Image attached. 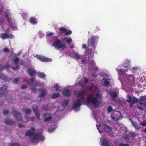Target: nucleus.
I'll return each mask as SVG.
<instances>
[{"instance_id": "f257e3e1", "label": "nucleus", "mask_w": 146, "mask_h": 146, "mask_svg": "<svg viewBox=\"0 0 146 146\" xmlns=\"http://www.w3.org/2000/svg\"><path fill=\"white\" fill-rule=\"evenodd\" d=\"M89 91L88 95L86 90H76L74 92V95L79 97L80 99H78L74 101L73 108L75 111L79 110V107L82 104H86L90 108H96L100 106V100L102 99V95L98 88L92 85L89 89Z\"/></svg>"}, {"instance_id": "f03ea898", "label": "nucleus", "mask_w": 146, "mask_h": 146, "mask_svg": "<svg viewBox=\"0 0 146 146\" xmlns=\"http://www.w3.org/2000/svg\"><path fill=\"white\" fill-rule=\"evenodd\" d=\"M118 72L123 76L122 79H119L122 88L128 92H132L136 86L139 88L143 87L144 88L146 87V81H143L140 77L136 78L133 74L126 73V70L124 69H117Z\"/></svg>"}, {"instance_id": "7ed1b4c3", "label": "nucleus", "mask_w": 146, "mask_h": 146, "mask_svg": "<svg viewBox=\"0 0 146 146\" xmlns=\"http://www.w3.org/2000/svg\"><path fill=\"white\" fill-rule=\"evenodd\" d=\"M98 39V37L96 36H92L88 39V44L92 48L88 54L84 52V54L82 56L76 52H74L72 56L76 59H82V63L85 64H88L89 68L94 71L99 70V68L96 66L94 62L92 60Z\"/></svg>"}, {"instance_id": "20e7f679", "label": "nucleus", "mask_w": 146, "mask_h": 146, "mask_svg": "<svg viewBox=\"0 0 146 146\" xmlns=\"http://www.w3.org/2000/svg\"><path fill=\"white\" fill-rule=\"evenodd\" d=\"M36 130L34 128H32L31 131H27L26 133L27 136L30 137L31 141L34 143H36L39 141H42L45 138L41 133H36Z\"/></svg>"}, {"instance_id": "39448f33", "label": "nucleus", "mask_w": 146, "mask_h": 146, "mask_svg": "<svg viewBox=\"0 0 146 146\" xmlns=\"http://www.w3.org/2000/svg\"><path fill=\"white\" fill-rule=\"evenodd\" d=\"M98 123L99 124H96V126L100 133H106L111 137L113 136L114 133L110 127L104 124L102 121L98 122Z\"/></svg>"}, {"instance_id": "423d86ee", "label": "nucleus", "mask_w": 146, "mask_h": 146, "mask_svg": "<svg viewBox=\"0 0 146 146\" xmlns=\"http://www.w3.org/2000/svg\"><path fill=\"white\" fill-rule=\"evenodd\" d=\"M5 18L7 20L9 24L13 29L15 30L17 29V25L15 22V20L12 17L11 15L10 11L6 9L4 13Z\"/></svg>"}, {"instance_id": "0eeeda50", "label": "nucleus", "mask_w": 146, "mask_h": 146, "mask_svg": "<svg viewBox=\"0 0 146 146\" xmlns=\"http://www.w3.org/2000/svg\"><path fill=\"white\" fill-rule=\"evenodd\" d=\"M119 92V91L117 90L116 91H108V93H109L113 99V102L111 103L113 104H114L115 107H119L123 106L124 104L123 101L121 100H117L115 101V98L117 96V94Z\"/></svg>"}, {"instance_id": "6e6552de", "label": "nucleus", "mask_w": 146, "mask_h": 146, "mask_svg": "<svg viewBox=\"0 0 146 146\" xmlns=\"http://www.w3.org/2000/svg\"><path fill=\"white\" fill-rule=\"evenodd\" d=\"M100 75L103 77V79L101 81V84L105 86H108L109 84L110 80L111 78L110 74L106 71L101 73Z\"/></svg>"}, {"instance_id": "1a4fd4ad", "label": "nucleus", "mask_w": 146, "mask_h": 146, "mask_svg": "<svg viewBox=\"0 0 146 146\" xmlns=\"http://www.w3.org/2000/svg\"><path fill=\"white\" fill-rule=\"evenodd\" d=\"M54 41V42L52 46L56 49L60 51L63 50L66 47V44L62 40L61 41L59 39H55Z\"/></svg>"}, {"instance_id": "9d476101", "label": "nucleus", "mask_w": 146, "mask_h": 146, "mask_svg": "<svg viewBox=\"0 0 146 146\" xmlns=\"http://www.w3.org/2000/svg\"><path fill=\"white\" fill-rule=\"evenodd\" d=\"M34 80L35 78L32 77L30 80L29 82L25 80H24V82L25 81L28 84L30 85L31 89L32 92L34 93H36L37 92L38 90L34 86Z\"/></svg>"}, {"instance_id": "9b49d317", "label": "nucleus", "mask_w": 146, "mask_h": 146, "mask_svg": "<svg viewBox=\"0 0 146 146\" xmlns=\"http://www.w3.org/2000/svg\"><path fill=\"white\" fill-rule=\"evenodd\" d=\"M3 5L1 3H0V25L1 26V31L3 30V25L4 22V19L3 15L1 14V12L2 11Z\"/></svg>"}, {"instance_id": "f8f14e48", "label": "nucleus", "mask_w": 146, "mask_h": 146, "mask_svg": "<svg viewBox=\"0 0 146 146\" xmlns=\"http://www.w3.org/2000/svg\"><path fill=\"white\" fill-rule=\"evenodd\" d=\"M88 82V80L87 78L83 77L81 79H78L76 82V84L77 86H84V85Z\"/></svg>"}, {"instance_id": "ddd939ff", "label": "nucleus", "mask_w": 146, "mask_h": 146, "mask_svg": "<svg viewBox=\"0 0 146 146\" xmlns=\"http://www.w3.org/2000/svg\"><path fill=\"white\" fill-rule=\"evenodd\" d=\"M121 116V113L118 111H114L111 115L112 119L114 121L118 120Z\"/></svg>"}, {"instance_id": "4468645a", "label": "nucleus", "mask_w": 146, "mask_h": 146, "mask_svg": "<svg viewBox=\"0 0 146 146\" xmlns=\"http://www.w3.org/2000/svg\"><path fill=\"white\" fill-rule=\"evenodd\" d=\"M127 101L129 103H130V106H132V104L134 102H137L138 100L134 97L127 95Z\"/></svg>"}, {"instance_id": "2eb2a0df", "label": "nucleus", "mask_w": 146, "mask_h": 146, "mask_svg": "<svg viewBox=\"0 0 146 146\" xmlns=\"http://www.w3.org/2000/svg\"><path fill=\"white\" fill-rule=\"evenodd\" d=\"M36 57L39 60L43 62H51L52 61V59L48 58L44 56H42L40 55H37L36 56Z\"/></svg>"}, {"instance_id": "dca6fc26", "label": "nucleus", "mask_w": 146, "mask_h": 146, "mask_svg": "<svg viewBox=\"0 0 146 146\" xmlns=\"http://www.w3.org/2000/svg\"><path fill=\"white\" fill-rule=\"evenodd\" d=\"M70 86L64 88L63 91V94L66 96H69L71 95V91L69 90Z\"/></svg>"}, {"instance_id": "f3484780", "label": "nucleus", "mask_w": 146, "mask_h": 146, "mask_svg": "<svg viewBox=\"0 0 146 146\" xmlns=\"http://www.w3.org/2000/svg\"><path fill=\"white\" fill-rule=\"evenodd\" d=\"M140 103L142 106L145 107L146 106V96L141 97L139 100Z\"/></svg>"}, {"instance_id": "a211bd4d", "label": "nucleus", "mask_w": 146, "mask_h": 146, "mask_svg": "<svg viewBox=\"0 0 146 146\" xmlns=\"http://www.w3.org/2000/svg\"><path fill=\"white\" fill-rule=\"evenodd\" d=\"M52 116L49 113L44 114L43 115V118L45 121H49L52 118Z\"/></svg>"}, {"instance_id": "6ab92c4d", "label": "nucleus", "mask_w": 146, "mask_h": 146, "mask_svg": "<svg viewBox=\"0 0 146 146\" xmlns=\"http://www.w3.org/2000/svg\"><path fill=\"white\" fill-rule=\"evenodd\" d=\"M53 34V33H52L50 32L49 33H48L47 35V38L48 40L52 42L55 40V39H56V38H54L53 36H50L52 35Z\"/></svg>"}, {"instance_id": "aec40b11", "label": "nucleus", "mask_w": 146, "mask_h": 146, "mask_svg": "<svg viewBox=\"0 0 146 146\" xmlns=\"http://www.w3.org/2000/svg\"><path fill=\"white\" fill-rule=\"evenodd\" d=\"M15 54H13L10 57V58L11 57L13 56L15 57ZM13 59L14 60L15 64H16V65L17 66H16V68H15V67H13L12 68L13 70H16V69H18V66L17 65V62L18 61H19V59L17 58H15H15H13Z\"/></svg>"}, {"instance_id": "412c9836", "label": "nucleus", "mask_w": 146, "mask_h": 146, "mask_svg": "<svg viewBox=\"0 0 146 146\" xmlns=\"http://www.w3.org/2000/svg\"><path fill=\"white\" fill-rule=\"evenodd\" d=\"M33 110L35 112L37 117L38 119H40V117L38 113L37 112V107L36 105H33L32 107Z\"/></svg>"}, {"instance_id": "4be33fe9", "label": "nucleus", "mask_w": 146, "mask_h": 146, "mask_svg": "<svg viewBox=\"0 0 146 146\" xmlns=\"http://www.w3.org/2000/svg\"><path fill=\"white\" fill-rule=\"evenodd\" d=\"M28 72L30 75L33 76L36 73V71L34 68H31L29 69Z\"/></svg>"}, {"instance_id": "5701e85b", "label": "nucleus", "mask_w": 146, "mask_h": 146, "mask_svg": "<svg viewBox=\"0 0 146 146\" xmlns=\"http://www.w3.org/2000/svg\"><path fill=\"white\" fill-rule=\"evenodd\" d=\"M124 66L125 67H128L131 64V61L129 59H126L124 62Z\"/></svg>"}, {"instance_id": "b1692460", "label": "nucleus", "mask_w": 146, "mask_h": 146, "mask_svg": "<svg viewBox=\"0 0 146 146\" xmlns=\"http://www.w3.org/2000/svg\"><path fill=\"white\" fill-rule=\"evenodd\" d=\"M140 68L139 66H134L131 68V72L134 73L137 71L140 70Z\"/></svg>"}, {"instance_id": "393cba45", "label": "nucleus", "mask_w": 146, "mask_h": 146, "mask_svg": "<svg viewBox=\"0 0 146 146\" xmlns=\"http://www.w3.org/2000/svg\"><path fill=\"white\" fill-rule=\"evenodd\" d=\"M45 85L44 83L43 82H40L39 81H36L35 85L36 87H42L44 86Z\"/></svg>"}, {"instance_id": "a878e982", "label": "nucleus", "mask_w": 146, "mask_h": 146, "mask_svg": "<svg viewBox=\"0 0 146 146\" xmlns=\"http://www.w3.org/2000/svg\"><path fill=\"white\" fill-rule=\"evenodd\" d=\"M62 40V41L66 42L68 44L70 43V42H72V39L71 38H68V37H66L63 38Z\"/></svg>"}, {"instance_id": "bb28decb", "label": "nucleus", "mask_w": 146, "mask_h": 146, "mask_svg": "<svg viewBox=\"0 0 146 146\" xmlns=\"http://www.w3.org/2000/svg\"><path fill=\"white\" fill-rule=\"evenodd\" d=\"M12 113L14 116H15L17 118L18 120H19L21 119V115L18 112L15 110H14L13 111Z\"/></svg>"}, {"instance_id": "cd10ccee", "label": "nucleus", "mask_w": 146, "mask_h": 146, "mask_svg": "<svg viewBox=\"0 0 146 146\" xmlns=\"http://www.w3.org/2000/svg\"><path fill=\"white\" fill-rule=\"evenodd\" d=\"M29 21L32 24L35 25L37 24L38 23L37 20L33 17H31L30 18Z\"/></svg>"}, {"instance_id": "c85d7f7f", "label": "nucleus", "mask_w": 146, "mask_h": 146, "mask_svg": "<svg viewBox=\"0 0 146 146\" xmlns=\"http://www.w3.org/2000/svg\"><path fill=\"white\" fill-rule=\"evenodd\" d=\"M40 93L39 95V97L40 98H43L45 95L46 94V92L45 90L43 89H41L40 90Z\"/></svg>"}, {"instance_id": "c756f323", "label": "nucleus", "mask_w": 146, "mask_h": 146, "mask_svg": "<svg viewBox=\"0 0 146 146\" xmlns=\"http://www.w3.org/2000/svg\"><path fill=\"white\" fill-rule=\"evenodd\" d=\"M21 15L24 20H25L29 16V14L27 12H23L21 13Z\"/></svg>"}, {"instance_id": "7c9ffc66", "label": "nucleus", "mask_w": 146, "mask_h": 146, "mask_svg": "<svg viewBox=\"0 0 146 146\" xmlns=\"http://www.w3.org/2000/svg\"><path fill=\"white\" fill-rule=\"evenodd\" d=\"M0 38L3 39L8 38V35L5 33H1L0 34Z\"/></svg>"}, {"instance_id": "2f4dec72", "label": "nucleus", "mask_w": 146, "mask_h": 146, "mask_svg": "<svg viewBox=\"0 0 146 146\" xmlns=\"http://www.w3.org/2000/svg\"><path fill=\"white\" fill-rule=\"evenodd\" d=\"M67 29L66 26H64L63 27H61L59 28V30L61 33H65Z\"/></svg>"}, {"instance_id": "473e14b6", "label": "nucleus", "mask_w": 146, "mask_h": 146, "mask_svg": "<svg viewBox=\"0 0 146 146\" xmlns=\"http://www.w3.org/2000/svg\"><path fill=\"white\" fill-rule=\"evenodd\" d=\"M69 102V100H65L62 103V105L63 107L66 106Z\"/></svg>"}, {"instance_id": "72a5a7b5", "label": "nucleus", "mask_w": 146, "mask_h": 146, "mask_svg": "<svg viewBox=\"0 0 146 146\" xmlns=\"http://www.w3.org/2000/svg\"><path fill=\"white\" fill-rule=\"evenodd\" d=\"M60 96L59 93H54L52 94L51 98L52 99H55L58 97Z\"/></svg>"}, {"instance_id": "f704fd0d", "label": "nucleus", "mask_w": 146, "mask_h": 146, "mask_svg": "<svg viewBox=\"0 0 146 146\" xmlns=\"http://www.w3.org/2000/svg\"><path fill=\"white\" fill-rule=\"evenodd\" d=\"M38 76L40 78H45L46 77V75L44 73L42 72L38 73Z\"/></svg>"}, {"instance_id": "c9c22d12", "label": "nucleus", "mask_w": 146, "mask_h": 146, "mask_svg": "<svg viewBox=\"0 0 146 146\" xmlns=\"http://www.w3.org/2000/svg\"><path fill=\"white\" fill-rule=\"evenodd\" d=\"M116 146H129L128 144H124L122 143H115Z\"/></svg>"}, {"instance_id": "e433bc0d", "label": "nucleus", "mask_w": 146, "mask_h": 146, "mask_svg": "<svg viewBox=\"0 0 146 146\" xmlns=\"http://www.w3.org/2000/svg\"><path fill=\"white\" fill-rule=\"evenodd\" d=\"M54 88L55 89L56 91H59V87L58 84H56L54 87Z\"/></svg>"}, {"instance_id": "4c0bfd02", "label": "nucleus", "mask_w": 146, "mask_h": 146, "mask_svg": "<svg viewBox=\"0 0 146 146\" xmlns=\"http://www.w3.org/2000/svg\"><path fill=\"white\" fill-rule=\"evenodd\" d=\"M72 33V31L71 30H69L68 31H66L65 32V35H68L71 34Z\"/></svg>"}, {"instance_id": "58836bf2", "label": "nucleus", "mask_w": 146, "mask_h": 146, "mask_svg": "<svg viewBox=\"0 0 146 146\" xmlns=\"http://www.w3.org/2000/svg\"><path fill=\"white\" fill-rule=\"evenodd\" d=\"M10 146H19V144L18 143H11L10 144Z\"/></svg>"}, {"instance_id": "ea45409f", "label": "nucleus", "mask_w": 146, "mask_h": 146, "mask_svg": "<svg viewBox=\"0 0 146 146\" xmlns=\"http://www.w3.org/2000/svg\"><path fill=\"white\" fill-rule=\"evenodd\" d=\"M112 108L111 107V106H109L107 109V110L108 112H111L112 110Z\"/></svg>"}, {"instance_id": "a19ab883", "label": "nucleus", "mask_w": 146, "mask_h": 146, "mask_svg": "<svg viewBox=\"0 0 146 146\" xmlns=\"http://www.w3.org/2000/svg\"><path fill=\"white\" fill-rule=\"evenodd\" d=\"M25 113L27 114H29L31 112V110L29 109H26L25 110Z\"/></svg>"}, {"instance_id": "79ce46f5", "label": "nucleus", "mask_w": 146, "mask_h": 146, "mask_svg": "<svg viewBox=\"0 0 146 146\" xmlns=\"http://www.w3.org/2000/svg\"><path fill=\"white\" fill-rule=\"evenodd\" d=\"M7 89V87L6 86H3L2 89L1 90H0V92H1L3 91H4L5 90H6Z\"/></svg>"}, {"instance_id": "37998d69", "label": "nucleus", "mask_w": 146, "mask_h": 146, "mask_svg": "<svg viewBox=\"0 0 146 146\" xmlns=\"http://www.w3.org/2000/svg\"><path fill=\"white\" fill-rule=\"evenodd\" d=\"M38 35L40 38H42L44 36V34L42 33L41 32H39Z\"/></svg>"}, {"instance_id": "c03bdc74", "label": "nucleus", "mask_w": 146, "mask_h": 146, "mask_svg": "<svg viewBox=\"0 0 146 146\" xmlns=\"http://www.w3.org/2000/svg\"><path fill=\"white\" fill-rule=\"evenodd\" d=\"M5 123L9 125H11L12 124V123H11V121L9 120H7V121H5Z\"/></svg>"}, {"instance_id": "a18cd8bd", "label": "nucleus", "mask_w": 146, "mask_h": 146, "mask_svg": "<svg viewBox=\"0 0 146 146\" xmlns=\"http://www.w3.org/2000/svg\"><path fill=\"white\" fill-rule=\"evenodd\" d=\"M140 124L142 126H144L146 125V121H143Z\"/></svg>"}, {"instance_id": "49530a36", "label": "nucleus", "mask_w": 146, "mask_h": 146, "mask_svg": "<svg viewBox=\"0 0 146 146\" xmlns=\"http://www.w3.org/2000/svg\"><path fill=\"white\" fill-rule=\"evenodd\" d=\"M14 36L12 34H10L9 35H8V38H13Z\"/></svg>"}, {"instance_id": "de8ad7c7", "label": "nucleus", "mask_w": 146, "mask_h": 146, "mask_svg": "<svg viewBox=\"0 0 146 146\" xmlns=\"http://www.w3.org/2000/svg\"><path fill=\"white\" fill-rule=\"evenodd\" d=\"M20 79L18 78H16L15 79L14 83L16 84Z\"/></svg>"}, {"instance_id": "09e8293b", "label": "nucleus", "mask_w": 146, "mask_h": 146, "mask_svg": "<svg viewBox=\"0 0 146 146\" xmlns=\"http://www.w3.org/2000/svg\"><path fill=\"white\" fill-rule=\"evenodd\" d=\"M3 51L4 52H7L9 51V50L8 48H5L4 49Z\"/></svg>"}, {"instance_id": "8fccbe9b", "label": "nucleus", "mask_w": 146, "mask_h": 146, "mask_svg": "<svg viewBox=\"0 0 146 146\" xmlns=\"http://www.w3.org/2000/svg\"><path fill=\"white\" fill-rule=\"evenodd\" d=\"M132 125H133V126H134V127H135L136 129L138 128V127L136 123H132Z\"/></svg>"}, {"instance_id": "3c124183", "label": "nucleus", "mask_w": 146, "mask_h": 146, "mask_svg": "<svg viewBox=\"0 0 146 146\" xmlns=\"http://www.w3.org/2000/svg\"><path fill=\"white\" fill-rule=\"evenodd\" d=\"M98 75V74L96 73V72H94L93 73V77L94 78L96 77Z\"/></svg>"}, {"instance_id": "603ef678", "label": "nucleus", "mask_w": 146, "mask_h": 146, "mask_svg": "<svg viewBox=\"0 0 146 146\" xmlns=\"http://www.w3.org/2000/svg\"><path fill=\"white\" fill-rule=\"evenodd\" d=\"M57 127V126H56L55 127V128H54V129H53L52 130H51V129H49V130H48V131L49 132H52V131H54L55 129Z\"/></svg>"}, {"instance_id": "864d4df0", "label": "nucleus", "mask_w": 146, "mask_h": 146, "mask_svg": "<svg viewBox=\"0 0 146 146\" xmlns=\"http://www.w3.org/2000/svg\"><path fill=\"white\" fill-rule=\"evenodd\" d=\"M27 88V86L26 85L22 86L21 87V88L22 89H25Z\"/></svg>"}, {"instance_id": "5fc2aeb1", "label": "nucleus", "mask_w": 146, "mask_h": 146, "mask_svg": "<svg viewBox=\"0 0 146 146\" xmlns=\"http://www.w3.org/2000/svg\"><path fill=\"white\" fill-rule=\"evenodd\" d=\"M82 48L84 49L86 48V46L85 44H83L82 45Z\"/></svg>"}, {"instance_id": "6e6d98bb", "label": "nucleus", "mask_w": 146, "mask_h": 146, "mask_svg": "<svg viewBox=\"0 0 146 146\" xmlns=\"http://www.w3.org/2000/svg\"><path fill=\"white\" fill-rule=\"evenodd\" d=\"M70 46V47L71 48H73L74 47L73 45L72 44V45H71L70 43L68 44Z\"/></svg>"}, {"instance_id": "4d7b16f0", "label": "nucleus", "mask_w": 146, "mask_h": 146, "mask_svg": "<svg viewBox=\"0 0 146 146\" xmlns=\"http://www.w3.org/2000/svg\"><path fill=\"white\" fill-rule=\"evenodd\" d=\"M9 111H4L3 112V113L4 114H6L7 113H8Z\"/></svg>"}, {"instance_id": "13d9d810", "label": "nucleus", "mask_w": 146, "mask_h": 146, "mask_svg": "<svg viewBox=\"0 0 146 146\" xmlns=\"http://www.w3.org/2000/svg\"><path fill=\"white\" fill-rule=\"evenodd\" d=\"M42 108L43 110H48V108H45L44 107V106H43L42 107Z\"/></svg>"}, {"instance_id": "bf43d9fd", "label": "nucleus", "mask_w": 146, "mask_h": 146, "mask_svg": "<svg viewBox=\"0 0 146 146\" xmlns=\"http://www.w3.org/2000/svg\"><path fill=\"white\" fill-rule=\"evenodd\" d=\"M34 119H35V118L34 117H33L32 118H31V120L32 121H34Z\"/></svg>"}, {"instance_id": "052dcab7", "label": "nucleus", "mask_w": 146, "mask_h": 146, "mask_svg": "<svg viewBox=\"0 0 146 146\" xmlns=\"http://www.w3.org/2000/svg\"><path fill=\"white\" fill-rule=\"evenodd\" d=\"M138 108L140 110H143V109L142 108H141V107H138Z\"/></svg>"}, {"instance_id": "680f3d73", "label": "nucleus", "mask_w": 146, "mask_h": 146, "mask_svg": "<svg viewBox=\"0 0 146 146\" xmlns=\"http://www.w3.org/2000/svg\"><path fill=\"white\" fill-rule=\"evenodd\" d=\"M19 127H23V126H22L21 125H19Z\"/></svg>"}, {"instance_id": "e2e57ef3", "label": "nucleus", "mask_w": 146, "mask_h": 146, "mask_svg": "<svg viewBox=\"0 0 146 146\" xmlns=\"http://www.w3.org/2000/svg\"><path fill=\"white\" fill-rule=\"evenodd\" d=\"M128 137L127 136H125L124 137V138L125 139H126Z\"/></svg>"}, {"instance_id": "0e129e2a", "label": "nucleus", "mask_w": 146, "mask_h": 146, "mask_svg": "<svg viewBox=\"0 0 146 146\" xmlns=\"http://www.w3.org/2000/svg\"><path fill=\"white\" fill-rule=\"evenodd\" d=\"M3 95L2 94L0 93V96H3Z\"/></svg>"}, {"instance_id": "69168bd1", "label": "nucleus", "mask_w": 146, "mask_h": 146, "mask_svg": "<svg viewBox=\"0 0 146 146\" xmlns=\"http://www.w3.org/2000/svg\"><path fill=\"white\" fill-rule=\"evenodd\" d=\"M26 121H27L28 120V118H26Z\"/></svg>"}, {"instance_id": "338daca9", "label": "nucleus", "mask_w": 146, "mask_h": 146, "mask_svg": "<svg viewBox=\"0 0 146 146\" xmlns=\"http://www.w3.org/2000/svg\"><path fill=\"white\" fill-rule=\"evenodd\" d=\"M20 63H21V64H23V63L22 62L20 61Z\"/></svg>"}, {"instance_id": "774afa93", "label": "nucleus", "mask_w": 146, "mask_h": 146, "mask_svg": "<svg viewBox=\"0 0 146 146\" xmlns=\"http://www.w3.org/2000/svg\"><path fill=\"white\" fill-rule=\"evenodd\" d=\"M144 131L146 133V128H145V129H144Z\"/></svg>"}]
</instances>
